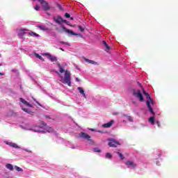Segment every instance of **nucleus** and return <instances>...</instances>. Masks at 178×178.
I'll return each mask as SVG.
<instances>
[{
  "label": "nucleus",
  "mask_w": 178,
  "mask_h": 178,
  "mask_svg": "<svg viewBox=\"0 0 178 178\" xmlns=\"http://www.w3.org/2000/svg\"><path fill=\"white\" fill-rule=\"evenodd\" d=\"M21 128L23 130H28L34 133H52L54 131V129L48 126L31 125L30 124H24L21 125Z\"/></svg>",
  "instance_id": "f257e3e1"
},
{
  "label": "nucleus",
  "mask_w": 178,
  "mask_h": 178,
  "mask_svg": "<svg viewBox=\"0 0 178 178\" xmlns=\"http://www.w3.org/2000/svg\"><path fill=\"white\" fill-rule=\"evenodd\" d=\"M57 66L59 69V72H56L60 77V81L63 84H67L69 87H72V78L70 77V72L67 70L65 71V66L57 63Z\"/></svg>",
  "instance_id": "f03ea898"
},
{
  "label": "nucleus",
  "mask_w": 178,
  "mask_h": 178,
  "mask_svg": "<svg viewBox=\"0 0 178 178\" xmlns=\"http://www.w3.org/2000/svg\"><path fill=\"white\" fill-rule=\"evenodd\" d=\"M143 91L144 95L147 97V102L146 105L147 108L149 109V111L150 112L151 115L152 116L149 117L148 119V122L150 124L154 126L155 124V112H154V109L152 108V106L151 105H155V102H154V100L151 99V97L149 96V94L147 93L144 89H142Z\"/></svg>",
  "instance_id": "7ed1b4c3"
},
{
  "label": "nucleus",
  "mask_w": 178,
  "mask_h": 178,
  "mask_svg": "<svg viewBox=\"0 0 178 178\" xmlns=\"http://www.w3.org/2000/svg\"><path fill=\"white\" fill-rule=\"evenodd\" d=\"M54 21L57 24H60V27L64 29L65 33H68V35H79V34L74 33L73 31L69 30L65 27L62 24V23H65V24H68L69 22H67L66 19H63L60 15L57 16L56 17H54Z\"/></svg>",
  "instance_id": "20e7f679"
},
{
  "label": "nucleus",
  "mask_w": 178,
  "mask_h": 178,
  "mask_svg": "<svg viewBox=\"0 0 178 178\" xmlns=\"http://www.w3.org/2000/svg\"><path fill=\"white\" fill-rule=\"evenodd\" d=\"M79 138H83V140H86L88 144H91V145H94V141L91 139V136L88 135V134H86L84 132H81L79 134Z\"/></svg>",
  "instance_id": "39448f33"
},
{
  "label": "nucleus",
  "mask_w": 178,
  "mask_h": 178,
  "mask_svg": "<svg viewBox=\"0 0 178 178\" xmlns=\"http://www.w3.org/2000/svg\"><path fill=\"white\" fill-rule=\"evenodd\" d=\"M133 95L136 97V98H137L138 101H140V102H144V97L141 93V90H134Z\"/></svg>",
  "instance_id": "423d86ee"
},
{
  "label": "nucleus",
  "mask_w": 178,
  "mask_h": 178,
  "mask_svg": "<svg viewBox=\"0 0 178 178\" xmlns=\"http://www.w3.org/2000/svg\"><path fill=\"white\" fill-rule=\"evenodd\" d=\"M125 165L128 169H131L132 170H134V169H137V163L136 162L128 160L125 162Z\"/></svg>",
  "instance_id": "0eeeda50"
},
{
  "label": "nucleus",
  "mask_w": 178,
  "mask_h": 178,
  "mask_svg": "<svg viewBox=\"0 0 178 178\" xmlns=\"http://www.w3.org/2000/svg\"><path fill=\"white\" fill-rule=\"evenodd\" d=\"M38 2L41 4L43 10L47 11L51 9V6L45 0H38Z\"/></svg>",
  "instance_id": "6e6552de"
},
{
  "label": "nucleus",
  "mask_w": 178,
  "mask_h": 178,
  "mask_svg": "<svg viewBox=\"0 0 178 178\" xmlns=\"http://www.w3.org/2000/svg\"><path fill=\"white\" fill-rule=\"evenodd\" d=\"M108 145L111 147H118V145H120L119 141L116 140L113 138H111L108 139Z\"/></svg>",
  "instance_id": "1a4fd4ad"
},
{
  "label": "nucleus",
  "mask_w": 178,
  "mask_h": 178,
  "mask_svg": "<svg viewBox=\"0 0 178 178\" xmlns=\"http://www.w3.org/2000/svg\"><path fill=\"white\" fill-rule=\"evenodd\" d=\"M18 31H19L18 32L19 38H21V40H25L24 36L29 34V33H27V29H19Z\"/></svg>",
  "instance_id": "9d476101"
},
{
  "label": "nucleus",
  "mask_w": 178,
  "mask_h": 178,
  "mask_svg": "<svg viewBox=\"0 0 178 178\" xmlns=\"http://www.w3.org/2000/svg\"><path fill=\"white\" fill-rule=\"evenodd\" d=\"M120 120L122 122H124V123H126L127 121L128 122H133V118L131 116L127 115H122L120 118Z\"/></svg>",
  "instance_id": "9b49d317"
},
{
  "label": "nucleus",
  "mask_w": 178,
  "mask_h": 178,
  "mask_svg": "<svg viewBox=\"0 0 178 178\" xmlns=\"http://www.w3.org/2000/svg\"><path fill=\"white\" fill-rule=\"evenodd\" d=\"M43 56H48L49 60L51 62H57L58 61V58L56 56H54L48 53L43 54Z\"/></svg>",
  "instance_id": "f8f14e48"
},
{
  "label": "nucleus",
  "mask_w": 178,
  "mask_h": 178,
  "mask_svg": "<svg viewBox=\"0 0 178 178\" xmlns=\"http://www.w3.org/2000/svg\"><path fill=\"white\" fill-rule=\"evenodd\" d=\"M161 155H162V153L160 151H158L157 154H156L154 162H156V164L157 165V166H159V165H161L159 163V161H158V158H161Z\"/></svg>",
  "instance_id": "ddd939ff"
},
{
  "label": "nucleus",
  "mask_w": 178,
  "mask_h": 178,
  "mask_svg": "<svg viewBox=\"0 0 178 178\" xmlns=\"http://www.w3.org/2000/svg\"><path fill=\"white\" fill-rule=\"evenodd\" d=\"M6 144H7V145H9L10 147H12L13 148L20 149V146H18L16 143L6 141Z\"/></svg>",
  "instance_id": "4468645a"
},
{
  "label": "nucleus",
  "mask_w": 178,
  "mask_h": 178,
  "mask_svg": "<svg viewBox=\"0 0 178 178\" xmlns=\"http://www.w3.org/2000/svg\"><path fill=\"white\" fill-rule=\"evenodd\" d=\"M78 91L80 92V94L83 97V98H87V96L86 95V93L84 92V89L81 87H78Z\"/></svg>",
  "instance_id": "2eb2a0df"
},
{
  "label": "nucleus",
  "mask_w": 178,
  "mask_h": 178,
  "mask_svg": "<svg viewBox=\"0 0 178 178\" xmlns=\"http://www.w3.org/2000/svg\"><path fill=\"white\" fill-rule=\"evenodd\" d=\"M113 120H111V121H110L109 122H108V123H106V124H104L103 125H102V127H104V128H109V127H111V126H112V124H113Z\"/></svg>",
  "instance_id": "dca6fc26"
},
{
  "label": "nucleus",
  "mask_w": 178,
  "mask_h": 178,
  "mask_svg": "<svg viewBox=\"0 0 178 178\" xmlns=\"http://www.w3.org/2000/svg\"><path fill=\"white\" fill-rule=\"evenodd\" d=\"M28 35H31V37H36V38L40 37V35L33 31L29 32Z\"/></svg>",
  "instance_id": "f3484780"
},
{
  "label": "nucleus",
  "mask_w": 178,
  "mask_h": 178,
  "mask_svg": "<svg viewBox=\"0 0 178 178\" xmlns=\"http://www.w3.org/2000/svg\"><path fill=\"white\" fill-rule=\"evenodd\" d=\"M6 169H8V170H13L14 168H13V165L10 163H8L6 165Z\"/></svg>",
  "instance_id": "a211bd4d"
},
{
  "label": "nucleus",
  "mask_w": 178,
  "mask_h": 178,
  "mask_svg": "<svg viewBox=\"0 0 178 178\" xmlns=\"http://www.w3.org/2000/svg\"><path fill=\"white\" fill-rule=\"evenodd\" d=\"M85 60L88 63H90V65H97V62L92 60H89L88 58H85Z\"/></svg>",
  "instance_id": "6ab92c4d"
},
{
  "label": "nucleus",
  "mask_w": 178,
  "mask_h": 178,
  "mask_svg": "<svg viewBox=\"0 0 178 178\" xmlns=\"http://www.w3.org/2000/svg\"><path fill=\"white\" fill-rule=\"evenodd\" d=\"M14 169H15L17 172H23V169L17 165H15Z\"/></svg>",
  "instance_id": "aec40b11"
},
{
  "label": "nucleus",
  "mask_w": 178,
  "mask_h": 178,
  "mask_svg": "<svg viewBox=\"0 0 178 178\" xmlns=\"http://www.w3.org/2000/svg\"><path fill=\"white\" fill-rule=\"evenodd\" d=\"M35 58H38V59H40V60H44V58L42 56H40V54L35 53Z\"/></svg>",
  "instance_id": "412c9836"
},
{
  "label": "nucleus",
  "mask_w": 178,
  "mask_h": 178,
  "mask_svg": "<svg viewBox=\"0 0 178 178\" xmlns=\"http://www.w3.org/2000/svg\"><path fill=\"white\" fill-rule=\"evenodd\" d=\"M105 156L107 159H112L113 156L111 154V153H106Z\"/></svg>",
  "instance_id": "4be33fe9"
},
{
  "label": "nucleus",
  "mask_w": 178,
  "mask_h": 178,
  "mask_svg": "<svg viewBox=\"0 0 178 178\" xmlns=\"http://www.w3.org/2000/svg\"><path fill=\"white\" fill-rule=\"evenodd\" d=\"M24 105H26V106H29V108H33V105L30 104L27 101H25Z\"/></svg>",
  "instance_id": "5701e85b"
},
{
  "label": "nucleus",
  "mask_w": 178,
  "mask_h": 178,
  "mask_svg": "<svg viewBox=\"0 0 178 178\" xmlns=\"http://www.w3.org/2000/svg\"><path fill=\"white\" fill-rule=\"evenodd\" d=\"M39 29H40V30H43L44 31L47 30L45 26H39Z\"/></svg>",
  "instance_id": "b1692460"
},
{
  "label": "nucleus",
  "mask_w": 178,
  "mask_h": 178,
  "mask_svg": "<svg viewBox=\"0 0 178 178\" xmlns=\"http://www.w3.org/2000/svg\"><path fill=\"white\" fill-rule=\"evenodd\" d=\"M22 111H24V112H26V113H31V111H30V110L22 108Z\"/></svg>",
  "instance_id": "393cba45"
},
{
  "label": "nucleus",
  "mask_w": 178,
  "mask_h": 178,
  "mask_svg": "<svg viewBox=\"0 0 178 178\" xmlns=\"http://www.w3.org/2000/svg\"><path fill=\"white\" fill-rule=\"evenodd\" d=\"M118 155L120 156V158L121 159H124V156H123V154H122V153L120 152H117Z\"/></svg>",
  "instance_id": "a878e982"
},
{
  "label": "nucleus",
  "mask_w": 178,
  "mask_h": 178,
  "mask_svg": "<svg viewBox=\"0 0 178 178\" xmlns=\"http://www.w3.org/2000/svg\"><path fill=\"white\" fill-rule=\"evenodd\" d=\"M93 151L94 152H101V149H99L98 147L93 149Z\"/></svg>",
  "instance_id": "bb28decb"
},
{
  "label": "nucleus",
  "mask_w": 178,
  "mask_h": 178,
  "mask_svg": "<svg viewBox=\"0 0 178 178\" xmlns=\"http://www.w3.org/2000/svg\"><path fill=\"white\" fill-rule=\"evenodd\" d=\"M78 29H79V30H80V31H81V32L84 31V28H83V26H78Z\"/></svg>",
  "instance_id": "cd10ccee"
},
{
  "label": "nucleus",
  "mask_w": 178,
  "mask_h": 178,
  "mask_svg": "<svg viewBox=\"0 0 178 178\" xmlns=\"http://www.w3.org/2000/svg\"><path fill=\"white\" fill-rule=\"evenodd\" d=\"M60 44H63L64 45H67V47H70V44L65 42H60Z\"/></svg>",
  "instance_id": "c85d7f7f"
},
{
  "label": "nucleus",
  "mask_w": 178,
  "mask_h": 178,
  "mask_svg": "<svg viewBox=\"0 0 178 178\" xmlns=\"http://www.w3.org/2000/svg\"><path fill=\"white\" fill-rule=\"evenodd\" d=\"M106 51H107V52H108L109 51V49H111V47L108 45V44H106Z\"/></svg>",
  "instance_id": "c756f323"
},
{
  "label": "nucleus",
  "mask_w": 178,
  "mask_h": 178,
  "mask_svg": "<svg viewBox=\"0 0 178 178\" xmlns=\"http://www.w3.org/2000/svg\"><path fill=\"white\" fill-rule=\"evenodd\" d=\"M90 131H96L97 133H102V131H97V130H95V129H90Z\"/></svg>",
  "instance_id": "7c9ffc66"
},
{
  "label": "nucleus",
  "mask_w": 178,
  "mask_h": 178,
  "mask_svg": "<svg viewBox=\"0 0 178 178\" xmlns=\"http://www.w3.org/2000/svg\"><path fill=\"white\" fill-rule=\"evenodd\" d=\"M3 76H5L4 72H0V79H3Z\"/></svg>",
  "instance_id": "2f4dec72"
},
{
  "label": "nucleus",
  "mask_w": 178,
  "mask_h": 178,
  "mask_svg": "<svg viewBox=\"0 0 178 178\" xmlns=\"http://www.w3.org/2000/svg\"><path fill=\"white\" fill-rule=\"evenodd\" d=\"M19 101L20 102H22V104H24L26 102V100H24L23 98H19Z\"/></svg>",
  "instance_id": "473e14b6"
},
{
  "label": "nucleus",
  "mask_w": 178,
  "mask_h": 178,
  "mask_svg": "<svg viewBox=\"0 0 178 178\" xmlns=\"http://www.w3.org/2000/svg\"><path fill=\"white\" fill-rule=\"evenodd\" d=\"M65 17H67V19H69V17H70V14L66 13L65 15Z\"/></svg>",
  "instance_id": "72a5a7b5"
},
{
  "label": "nucleus",
  "mask_w": 178,
  "mask_h": 178,
  "mask_svg": "<svg viewBox=\"0 0 178 178\" xmlns=\"http://www.w3.org/2000/svg\"><path fill=\"white\" fill-rule=\"evenodd\" d=\"M156 123L158 127H161V122L156 121Z\"/></svg>",
  "instance_id": "f704fd0d"
},
{
  "label": "nucleus",
  "mask_w": 178,
  "mask_h": 178,
  "mask_svg": "<svg viewBox=\"0 0 178 178\" xmlns=\"http://www.w3.org/2000/svg\"><path fill=\"white\" fill-rule=\"evenodd\" d=\"M35 10H40V7L38 6H36L34 7Z\"/></svg>",
  "instance_id": "c9c22d12"
},
{
  "label": "nucleus",
  "mask_w": 178,
  "mask_h": 178,
  "mask_svg": "<svg viewBox=\"0 0 178 178\" xmlns=\"http://www.w3.org/2000/svg\"><path fill=\"white\" fill-rule=\"evenodd\" d=\"M103 44L104 45V47L108 45V44L106 43V42L105 40L103 41Z\"/></svg>",
  "instance_id": "e433bc0d"
},
{
  "label": "nucleus",
  "mask_w": 178,
  "mask_h": 178,
  "mask_svg": "<svg viewBox=\"0 0 178 178\" xmlns=\"http://www.w3.org/2000/svg\"><path fill=\"white\" fill-rule=\"evenodd\" d=\"M72 149H76V148H77V146H72L71 147Z\"/></svg>",
  "instance_id": "4c0bfd02"
},
{
  "label": "nucleus",
  "mask_w": 178,
  "mask_h": 178,
  "mask_svg": "<svg viewBox=\"0 0 178 178\" xmlns=\"http://www.w3.org/2000/svg\"><path fill=\"white\" fill-rule=\"evenodd\" d=\"M36 104H38V105H39V106H42V105H41V104H40V102L35 101Z\"/></svg>",
  "instance_id": "58836bf2"
},
{
  "label": "nucleus",
  "mask_w": 178,
  "mask_h": 178,
  "mask_svg": "<svg viewBox=\"0 0 178 178\" xmlns=\"http://www.w3.org/2000/svg\"><path fill=\"white\" fill-rule=\"evenodd\" d=\"M12 72H13L14 73H17V70H12Z\"/></svg>",
  "instance_id": "ea45409f"
},
{
  "label": "nucleus",
  "mask_w": 178,
  "mask_h": 178,
  "mask_svg": "<svg viewBox=\"0 0 178 178\" xmlns=\"http://www.w3.org/2000/svg\"><path fill=\"white\" fill-rule=\"evenodd\" d=\"M58 7L59 8V9L62 10V6H60V4H58Z\"/></svg>",
  "instance_id": "a19ab883"
},
{
  "label": "nucleus",
  "mask_w": 178,
  "mask_h": 178,
  "mask_svg": "<svg viewBox=\"0 0 178 178\" xmlns=\"http://www.w3.org/2000/svg\"><path fill=\"white\" fill-rule=\"evenodd\" d=\"M76 81L79 82V81H80V79H79V78H76Z\"/></svg>",
  "instance_id": "79ce46f5"
},
{
  "label": "nucleus",
  "mask_w": 178,
  "mask_h": 178,
  "mask_svg": "<svg viewBox=\"0 0 178 178\" xmlns=\"http://www.w3.org/2000/svg\"><path fill=\"white\" fill-rule=\"evenodd\" d=\"M24 151H26V152H31V151L27 149H24Z\"/></svg>",
  "instance_id": "37998d69"
},
{
  "label": "nucleus",
  "mask_w": 178,
  "mask_h": 178,
  "mask_svg": "<svg viewBox=\"0 0 178 178\" xmlns=\"http://www.w3.org/2000/svg\"><path fill=\"white\" fill-rule=\"evenodd\" d=\"M132 104H134V105H136V102H132Z\"/></svg>",
  "instance_id": "c03bdc74"
},
{
  "label": "nucleus",
  "mask_w": 178,
  "mask_h": 178,
  "mask_svg": "<svg viewBox=\"0 0 178 178\" xmlns=\"http://www.w3.org/2000/svg\"><path fill=\"white\" fill-rule=\"evenodd\" d=\"M49 97H50L51 98H52V95H49Z\"/></svg>",
  "instance_id": "a18cd8bd"
},
{
  "label": "nucleus",
  "mask_w": 178,
  "mask_h": 178,
  "mask_svg": "<svg viewBox=\"0 0 178 178\" xmlns=\"http://www.w3.org/2000/svg\"><path fill=\"white\" fill-rule=\"evenodd\" d=\"M60 50H61V51H64L63 49H62V48H60Z\"/></svg>",
  "instance_id": "49530a36"
},
{
  "label": "nucleus",
  "mask_w": 178,
  "mask_h": 178,
  "mask_svg": "<svg viewBox=\"0 0 178 178\" xmlns=\"http://www.w3.org/2000/svg\"><path fill=\"white\" fill-rule=\"evenodd\" d=\"M3 65V64L2 63H0V66H2Z\"/></svg>",
  "instance_id": "de8ad7c7"
},
{
  "label": "nucleus",
  "mask_w": 178,
  "mask_h": 178,
  "mask_svg": "<svg viewBox=\"0 0 178 178\" xmlns=\"http://www.w3.org/2000/svg\"><path fill=\"white\" fill-rule=\"evenodd\" d=\"M71 20H73V17H71Z\"/></svg>",
  "instance_id": "09e8293b"
},
{
  "label": "nucleus",
  "mask_w": 178,
  "mask_h": 178,
  "mask_svg": "<svg viewBox=\"0 0 178 178\" xmlns=\"http://www.w3.org/2000/svg\"><path fill=\"white\" fill-rule=\"evenodd\" d=\"M33 2L35 1V0H32Z\"/></svg>",
  "instance_id": "8fccbe9b"
},
{
  "label": "nucleus",
  "mask_w": 178,
  "mask_h": 178,
  "mask_svg": "<svg viewBox=\"0 0 178 178\" xmlns=\"http://www.w3.org/2000/svg\"><path fill=\"white\" fill-rule=\"evenodd\" d=\"M0 57H1V54H0Z\"/></svg>",
  "instance_id": "3c124183"
}]
</instances>
